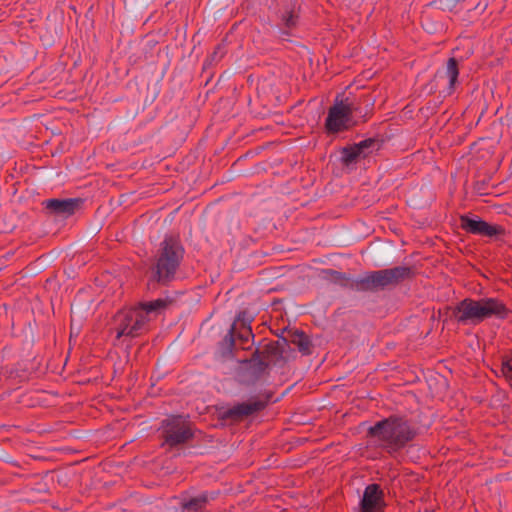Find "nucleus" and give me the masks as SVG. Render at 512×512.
Here are the masks:
<instances>
[{"label":"nucleus","mask_w":512,"mask_h":512,"mask_svg":"<svg viewBox=\"0 0 512 512\" xmlns=\"http://www.w3.org/2000/svg\"><path fill=\"white\" fill-rule=\"evenodd\" d=\"M356 110V107L352 102H349V99H345V101H337L335 104L329 109V113L326 119V127L330 132H339L348 127V123L350 121V117L353 112Z\"/></svg>","instance_id":"7"},{"label":"nucleus","mask_w":512,"mask_h":512,"mask_svg":"<svg viewBox=\"0 0 512 512\" xmlns=\"http://www.w3.org/2000/svg\"><path fill=\"white\" fill-rule=\"evenodd\" d=\"M460 227L468 233L493 237L504 233V229L499 225H491L479 218H470L467 215L460 217Z\"/></svg>","instance_id":"9"},{"label":"nucleus","mask_w":512,"mask_h":512,"mask_svg":"<svg viewBox=\"0 0 512 512\" xmlns=\"http://www.w3.org/2000/svg\"><path fill=\"white\" fill-rule=\"evenodd\" d=\"M235 323L231 326L229 333L225 336L223 339V343L227 346L229 350H231L234 347L235 339H234V332H235Z\"/></svg>","instance_id":"20"},{"label":"nucleus","mask_w":512,"mask_h":512,"mask_svg":"<svg viewBox=\"0 0 512 512\" xmlns=\"http://www.w3.org/2000/svg\"><path fill=\"white\" fill-rule=\"evenodd\" d=\"M367 435L388 453H396L405 448L417 435L412 423L399 416H390L369 427Z\"/></svg>","instance_id":"1"},{"label":"nucleus","mask_w":512,"mask_h":512,"mask_svg":"<svg viewBox=\"0 0 512 512\" xmlns=\"http://www.w3.org/2000/svg\"><path fill=\"white\" fill-rule=\"evenodd\" d=\"M509 309L498 298H465L451 311V318L462 325H477L488 318L505 319Z\"/></svg>","instance_id":"3"},{"label":"nucleus","mask_w":512,"mask_h":512,"mask_svg":"<svg viewBox=\"0 0 512 512\" xmlns=\"http://www.w3.org/2000/svg\"><path fill=\"white\" fill-rule=\"evenodd\" d=\"M290 342L295 345L303 354H310L311 342L309 337L302 331H295L291 334Z\"/></svg>","instance_id":"15"},{"label":"nucleus","mask_w":512,"mask_h":512,"mask_svg":"<svg viewBox=\"0 0 512 512\" xmlns=\"http://www.w3.org/2000/svg\"><path fill=\"white\" fill-rule=\"evenodd\" d=\"M213 499L211 494L203 492L196 496L183 497L180 505L183 512H203Z\"/></svg>","instance_id":"13"},{"label":"nucleus","mask_w":512,"mask_h":512,"mask_svg":"<svg viewBox=\"0 0 512 512\" xmlns=\"http://www.w3.org/2000/svg\"><path fill=\"white\" fill-rule=\"evenodd\" d=\"M166 307L165 300L156 299L150 302H141L135 307L119 311L113 319L116 339L123 336L130 338L139 336L145 330L148 322Z\"/></svg>","instance_id":"2"},{"label":"nucleus","mask_w":512,"mask_h":512,"mask_svg":"<svg viewBox=\"0 0 512 512\" xmlns=\"http://www.w3.org/2000/svg\"><path fill=\"white\" fill-rule=\"evenodd\" d=\"M412 270L406 266H397L366 273L355 280L356 291L375 292L390 286H395L405 279L410 278Z\"/></svg>","instance_id":"5"},{"label":"nucleus","mask_w":512,"mask_h":512,"mask_svg":"<svg viewBox=\"0 0 512 512\" xmlns=\"http://www.w3.org/2000/svg\"><path fill=\"white\" fill-rule=\"evenodd\" d=\"M375 145L376 141L370 138L353 146L345 147L341 151V160L345 165L349 166L357 162L361 157H366L371 152L370 149Z\"/></svg>","instance_id":"11"},{"label":"nucleus","mask_w":512,"mask_h":512,"mask_svg":"<svg viewBox=\"0 0 512 512\" xmlns=\"http://www.w3.org/2000/svg\"><path fill=\"white\" fill-rule=\"evenodd\" d=\"M297 18L298 15L294 9L288 10L282 15V21L288 28L294 27L296 25Z\"/></svg>","instance_id":"18"},{"label":"nucleus","mask_w":512,"mask_h":512,"mask_svg":"<svg viewBox=\"0 0 512 512\" xmlns=\"http://www.w3.org/2000/svg\"><path fill=\"white\" fill-rule=\"evenodd\" d=\"M225 54L223 45H218L214 52L209 56L208 61L211 63L218 62Z\"/></svg>","instance_id":"19"},{"label":"nucleus","mask_w":512,"mask_h":512,"mask_svg":"<svg viewBox=\"0 0 512 512\" xmlns=\"http://www.w3.org/2000/svg\"><path fill=\"white\" fill-rule=\"evenodd\" d=\"M265 406V401L251 399L247 402L238 403L230 408H227L221 412V419L240 422L245 418L263 410Z\"/></svg>","instance_id":"8"},{"label":"nucleus","mask_w":512,"mask_h":512,"mask_svg":"<svg viewBox=\"0 0 512 512\" xmlns=\"http://www.w3.org/2000/svg\"><path fill=\"white\" fill-rule=\"evenodd\" d=\"M445 75L449 79V88L453 89L459 75L458 62L455 58L447 61Z\"/></svg>","instance_id":"17"},{"label":"nucleus","mask_w":512,"mask_h":512,"mask_svg":"<svg viewBox=\"0 0 512 512\" xmlns=\"http://www.w3.org/2000/svg\"><path fill=\"white\" fill-rule=\"evenodd\" d=\"M244 316H245L244 312L240 313L238 316V321H242V326H243L242 329L238 333V339L240 340V342L243 346L246 345L249 342V340L254 337V335L252 333V329L250 327L251 320L250 319L246 320L244 318Z\"/></svg>","instance_id":"16"},{"label":"nucleus","mask_w":512,"mask_h":512,"mask_svg":"<svg viewBox=\"0 0 512 512\" xmlns=\"http://www.w3.org/2000/svg\"><path fill=\"white\" fill-rule=\"evenodd\" d=\"M184 249L173 237H166L160 244L152 265V278L160 284H167L175 274L183 259Z\"/></svg>","instance_id":"4"},{"label":"nucleus","mask_w":512,"mask_h":512,"mask_svg":"<svg viewBox=\"0 0 512 512\" xmlns=\"http://www.w3.org/2000/svg\"><path fill=\"white\" fill-rule=\"evenodd\" d=\"M385 506L384 492L380 485H368L360 501V512H383Z\"/></svg>","instance_id":"10"},{"label":"nucleus","mask_w":512,"mask_h":512,"mask_svg":"<svg viewBox=\"0 0 512 512\" xmlns=\"http://www.w3.org/2000/svg\"><path fill=\"white\" fill-rule=\"evenodd\" d=\"M79 199H49L46 200L43 204L45 208L49 210L51 213L68 217L76 211L80 204Z\"/></svg>","instance_id":"12"},{"label":"nucleus","mask_w":512,"mask_h":512,"mask_svg":"<svg viewBox=\"0 0 512 512\" xmlns=\"http://www.w3.org/2000/svg\"><path fill=\"white\" fill-rule=\"evenodd\" d=\"M322 279L331 283L337 284L344 288L355 290V280H352L346 273L339 272L333 269H323L320 272Z\"/></svg>","instance_id":"14"},{"label":"nucleus","mask_w":512,"mask_h":512,"mask_svg":"<svg viewBox=\"0 0 512 512\" xmlns=\"http://www.w3.org/2000/svg\"><path fill=\"white\" fill-rule=\"evenodd\" d=\"M162 446L179 447L193 438L190 421L183 416H170L164 419L160 427Z\"/></svg>","instance_id":"6"}]
</instances>
